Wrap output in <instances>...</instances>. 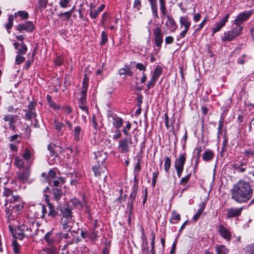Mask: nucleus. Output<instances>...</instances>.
I'll return each mask as SVG.
<instances>
[{"instance_id": "1", "label": "nucleus", "mask_w": 254, "mask_h": 254, "mask_svg": "<svg viewBox=\"0 0 254 254\" xmlns=\"http://www.w3.org/2000/svg\"><path fill=\"white\" fill-rule=\"evenodd\" d=\"M232 198L239 202H246L253 195V189L249 182L239 181L231 190Z\"/></svg>"}, {"instance_id": "2", "label": "nucleus", "mask_w": 254, "mask_h": 254, "mask_svg": "<svg viewBox=\"0 0 254 254\" xmlns=\"http://www.w3.org/2000/svg\"><path fill=\"white\" fill-rule=\"evenodd\" d=\"M160 10L162 14L161 17L162 19H164L166 16L167 20L166 22V25L170 26L171 30L174 31L177 28V24L174 18L169 15H167V9L166 6V0H159Z\"/></svg>"}, {"instance_id": "3", "label": "nucleus", "mask_w": 254, "mask_h": 254, "mask_svg": "<svg viewBox=\"0 0 254 254\" xmlns=\"http://www.w3.org/2000/svg\"><path fill=\"white\" fill-rule=\"evenodd\" d=\"M5 201L6 202H8L11 207H12L14 211L17 212V213L23 208L24 202L21 197L18 195H12L10 199H7Z\"/></svg>"}, {"instance_id": "4", "label": "nucleus", "mask_w": 254, "mask_h": 254, "mask_svg": "<svg viewBox=\"0 0 254 254\" xmlns=\"http://www.w3.org/2000/svg\"><path fill=\"white\" fill-rule=\"evenodd\" d=\"M243 26H236L235 28L231 31L225 32L221 40L223 42L231 41L235 38L238 37L242 33Z\"/></svg>"}, {"instance_id": "5", "label": "nucleus", "mask_w": 254, "mask_h": 254, "mask_svg": "<svg viewBox=\"0 0 254 254\" xmlns=\"http://www.w3.org/2000/svg\"><path fill=\"white\" fill-rule=\"evenodd\" d=\"M253 13L254 11L253 10L245 11L240 13L236 17L233 24H235L236 26H242L241 24L248 20Z\"/></svg>"}, {"instance_id": "6", "label": "nucleus", "mask_w": 254, "mask_h": 254, "mask_svg": "<svg viewBox=\"0 0 254 254\" xmlns=\"http://www.w3.org/2000/svg\"><path fill=\"white\" fill-rule=\"evenodd\" d=\"M132 144L131 138L126 137L119 141V149L122 153H126L129 151L130 145Z\"/></svg>"}, {"instance_id": "7", "label": "nucleus", "mask_w": 254, "mask_h": 254, "mask_svg": "<svg viewBox=\"0 0 254 254\" xmlns=\"http://www.w3.org/2000/svg\"><path fill=\"white\" fill-rule=\"evenodd\" d=\"M154 36V43L155 46L158 48V51L161 48V45L163 41V35L161 28L158 27L153 30Z\"/></svg>"}, {"instance_id": "8", "label": "nucleus", "mask_w": 254, "mask_h": 254, "mask_svg": "<svg viewBox=\"0 0 254 254\" xmlns=\"http://www.w3.org/2000/svg\"><path fill=\"white\" fill-rule=\"evenodd\" d=\"M31 168L30 165L25 167L22 170L17 174V177L19 182L21 183L26 182L30 175Z\"/></svg>"}, {"instance_id": "9", "label": "nucleus", "mask_w": 254, "mask_h": 254, "mask_svg": "<svg viewBox=\"0 0 254 254\" xmlns=\"http://www.w3.org/2000/svg\"><path fill=\"white\" fill-rule=\"evenodd\" d=\"M53 234V231L48 232L44 236L45 241L49 244L52 245L55 243H58L62 240L61 232L56 233L54 235L55 238H50Z\"/></svg>"}, {"instance_id": "10", "label": "nucleus", "mask_w": 254, "mask_h": 254, "mask_svg": "<svg viewBox=\"0 0 254 254\" xmlns=\"http://www.w3.org/2000/svg\"><path fill=\"white\" fill-rule=\"evenodd\" d=\"M138 190V183L136 181V183L133 184V186L132 187V191L129 195V197L128 200V202L127 204V207L129 208V210L131 211L133 208V204L134 202L136 199V194Z\"/></svg>"}, {"instance_id": "11", "label": "nucleus", "mask_w": 254, "mask_h": 254, "mask_svg": "<svg viewBox=\"0 0 254 254\" xmlns=\"http://www.w3.org/2000/svg\"><path fill=\"white\" fill-rule=\"evenodd\" d=\"M16 28L20 33H22L23 31L26 32H31L34 29V25L32 21H28L24 23L18 24L16 26Z\"/></svg>"}, {"instance_id": "12", "label": "nucleus", "mask_w": 254, "mask_h": 254, "mask_svg": "<svg viewBox=\"0 0 254 254\" xmlns=\"http://www.w3.org/2000/svg\"><path fill=\"white\" fill-rule=\"evenodd\" d=\"M86 97V93H85L84 91L81 92V97L79 99V107L82 111L88 115L89 114L88 106L87 105Z\"/></svg>"}, {"instance_id": "13", "label": "nucleus", "mask_w": 254, "mask_h": 254, "mask_svg": "<svg viewBox=\"0 0 254 254\" xmlns=\"http://www.w3.org/2000/svg\"><path fill=\"white\" fill-rule=\"evenodd\" d=\"M5 212L6 213V216L7 218L8 221L14 219L15 217L18 214L17 212L14 211L12 207H11L10 205L8 202H5Z\"/></svg>"}, {"instance_id": "14", "label": "nucleus", "mask_w": 254, "mask_h": 254, "mask_svg": "<svg viewBox=\"0 0 254 254\" xmlns=\"http://www.w3.org/2000/svg\"><path fill=\"white\" fill-rule=\"evenodd\" d=\"M218 232L221 236L227 241H230L231 239V233L230 230L223 225L219 226Z\"/></svg>"}, {"instance_id": "15", "label": "nucleus", "mask_w": 254, "mask_h": 254, "mask_svg": "<svg viewBox=\"0 0 254 254\" xmlns=\"http://www.w3.org/2000/svg\"><path fill=\"white\" fill-rule=\"evenodd\" d=\"M186 161V157L185 153L180 154L179 157L175 160V168L184 169Z\"/></svg>"}, {"instance_id": "16", "label": "nucleus", "mask_w": 254, "mask_h": 254, "mask_svg": "<svg viewBox=\"0 0 254 254\" xmlns=\"http://www.w3.org/2000/svg\"><path fill=\"white\" fill-rule=\"evenodd\" d=\"M230 14H227L219 22H217L214 27L213 28L212 32L215 33L219 31L225 25L229 17Z\"/></svg>"}, {"instance_id": "17", "label": "nucleus", "mask_w": 254, "mask_h": 254, "mask_svg": "<svg viewBox=\"0 0 254 254\" xmlns=\"http://www.w3.org/2000/svg\"><path fill=\"white\" fill-rule=\"evenodd\" d=\"M243 207L240 208H230L227 211V217L229 218L239 216L241 215Z\"/></svg>"}, {"instance_id": "18", "label": "nucleus", "mask_w": 254, "mask_h": 254, "mask_svg": "<svg viewBox=\"0 0 254 254\" xmlns=\"http://www.w3.org/2000/svg\"><path fill=\"white\" fill-rule=\"evenodd\" d=\"M61 223L62 225L63 229L67 232H69L72 227L73 222L71 217L62 218Z\"/></svg>"}, {"instance_id": "19", "label": "nucleus", "mask_w": 254, "mask_h": 254, "mask_svg": "<svg viewBox=\"0 0 254 254\" xmlns=\"http://www.w3.org/2000/svg\"><path fill=\"white\" fill-rule=\"evenodd\" d=\"M149 2L152 15L154 17L158 19L157 0H148Z\"/></svg>"}, {"instance_id": "20", "label": "nucleus", "mask_w": 254, "mask_h": 254, "mask_svg": "<svg viewBox=\"0 0 254 254\" xmlns=\"http://www.w3.org/2000/svg\"><path fill=\"white\" fill-rule=\"evenodd\" d=\"M57 209L59 210L63 216V218L68 217L72 218L71 210L68 207H62L60 205L58 206Z\"/></svg>"}, {"instance_id": "21", "label": "nucleus", "mask_w": 254, "mask_h": 254, "mask_svg": "<svg viewBox=\"0 0 254 254\" xmlns=\"http://www.w3.org/2000/svg\"><path fill=\"white\" fill-rule=\"evenodd\" d=\"M52 190L54 196V199L58 202L61 199V197L64 195V192L62 190V188H53Z\"/></svg>"}, {"instance_id": "22", "label": "nucleus", "mask_w": 254, "mask_h": 254, "mask_svg": "<svg viewBox=\"0 0 254 254\" xmlns=\"http://www.w3.org/2000/svg\"><path fill=\"white\" fill-rule=\"evenodd\" d=\"M107 159V154L104 152H98L95 154V159L98 165H103Z\"/></svg>"}, {"instance_id": "23", "label": "nucleus", "mask_w": 254, "mask_h": 254, "mask_svg": "<svg viewBox=\"0 0 254 254\" xmlns=\"http://www.w3.org/2000/svg\"><path fill=\"white\" fill-rule=\"evenodd\" d=\"M105 5L104 4H102L99 6L97 9L95 10H91L89 12V15L90 17L92 18L96 19L100 12H101L105 8Z\"/></svg>"}, {"instance_id": "24", "label": "nucleus", "mask_w": 254, "mask_h": 254, "mask_svg": "<svg viewBox=\"0 0 254 254\" xmlns=\"http://www.w3.org/2000/svg\"><path fill=\"white\" fill-rule=\"evenodd\" d=\"M247 164L245 162H235L233 164V168L237 172L240 173H243L246 171V168L244 166H246Z\"/></svg>"}, {"instance_id": "25", "label": "nucleus", "mask_w": 254, "mask_h": 254, "mask_svg": "<svg viewBox=\"0 0 254 254\" xmlns=\"http://www.w3.org/2000/svg\"><path fill=\"white\" fill-rule=\"evenodd\" d=\"M106 169L105 167H101L100 165H96L93 166L92 170L94 173V175L96 177L100 176L103 173H104L105 170Z\"/></svg>"}, {"instance_id": "26", "label": "nucleus", "mask_w": 254, "mask_h": 254, "mask_svg": "<svg viewBox=\"0 0 254 254\" xmlns=\"http://www.w3.org/2000/svg\"><path fill=\"white\" fill-rule=\"evenodd\" d=\"M56 177V173L54 169H51L47 174V176H46V182L49 184V186H51L52 180L55 179Z\"/></svg>"}, {"instance_id": "27", "label": "nucleus", "mask_w": 254, "mask_h": 254, "mask_svg": "<svg viewBox=\"0 0 254 254\" xmlns=\"http://www.w3.org/2000/svg\"><path fill=\"white\" fill-rule=\"evenodd\" d=\"M180 23L182 26H184L185 29H189L190 26L191 22L189 20L188 17L187 16H181L180 17Z\"/></svg>"}, {"instance_id": "28", "label": "nucleus", "mask_w": 254, "mask_h": 254, "mask_svg": "<svg viewBox=\"0 0 254 254\" xmlns=\"http://www.w3.org/2000/svg\"><path fill=\"white\" fill-rule=\"evenodd\" d=\"M64 183V179L62 177H58L57 179L52 180L51 186L52 188H62V186Z\"/></svg>"}, {"instance_id": "29", "label": "nucleus", "mask_w": 254, "mask_h": 254, "mask_svg": "<svg viewBox=\"0 0 254 254\" xmlns=\"http://www.w3.org/2000/svg\"><path fill=\"white\" fill-rule=\"evenodd\" d=\"M113 125L117 129H120L123 126V120L121 118L118 117L117 115L113 117Z\"/></svg>"}, {"instance_id": "30", "label": "nucleus", "mask_w": 254, "mask_h": 254, "mask_svg": "<svg viewBox=\"0 0 254 254\" xmlns=\"http://www.w3.org/2000/svg\"><path fill=\"white\" fill-rule=\"evenodd\" d=\"M54 127L58 132L63 135L64 132L63 128L65 127L63 123L60 122L57 120H55L54 121Z\"/></svg>"}, {"instance_id": "31", "label": "nucleus", "mask_w": 254, "mask_h": 254, "mask_svg": "<svg viewBox=\"0 0 254 254\" xmlns=\"http://www.w3.org/2000/svg\"><path fill=\"white\" fill-rule=\"evenodd\" d=\"M181 220V216L177 213L175 210H173L171 212V216L170 218V222L171 223H176L177 221Z\"/></svg>"}, {"instance_id": "32", "label": "nucleus", "mask_w": 254, "mask_h": 254, "mask_svg": "<svg viewBox=\"0 0 254 254\" xmlns=\"http://www.w3.org/2000/svg\"><path fill=\"white\" fill-rule=\"evenodd\" d=\"M81 131V128L80 126H76L73 129V139L74 141H79L80 139V134Z\"/></svg>"}, {"instance_id": "33", "label": "nucleus", "mask_w": 254, "mask_h": 254, "mask_svg": "<svg viewBox=\"0 0 254 254\" xmlns=\"http://www.w3.org/2000/svg\"><path fill=\"white\" fill-rule=\"evenodd\" d=\"M24 112H25V119L29 121H31L33 118L37 117V114L36 111H27L24 110Z\"/></svg>"}, {"instance_id": "34", "label": "nucleus", "mask_w": 254, "mask_h": 254, "mask_svg": "<svg viewBox=\"0 0 254 254\" xmlns=\"http://www.w3.org/2000/svg\"><path fill=\"white\" fill-rule=\"evenodd\" d=\"M119 74L120 75H127L130 76H132L133 72L130 70V68L128 66H126L125 67L121 68L119 70Z\"/></svg>"}, {"instance_id": "35", "label": "nucleus", "mask_w": 254, "mask_h": 254, "mask_svg": "<svg viewBox=\"0 0 254 254\" xmlns=\"http://www.w3.org/2000/svg\"><path fill=\"white\" fill-rule=\"evenodd\" d=\"M217 254H227L229 253V249L224 245H220L215 247Z\"/></svg>"}, {"instance_id": "36", "label": "nucleus", "mask_w": 254, "mask_h": 254, "mask_svg": "<svg viewBox=\"0 0 254 254\" xmlns=\"http://www.w3.org/2000/svg\"><path fill=\"white\" fill-rule=\"evenodd\" d=\"M32 152L28 148H25L24 152L22 155L23 159L25 160L27 164L30 165L31 163H30L29 160L32 156Z\"/></svg>"}, {"instance_id": "37", "label": "nucleus", "mask_w": 254, "mask_h": 254, "mask_svg": "<svg viewBox=\"0 0 254 254\" xmlns=\"http://www.w3.org/2000/svg\"><path fill=\"white\" fill-rule=\"evenodd\" d=\"M14 163L16 167L20 169H22L24 168V161L22 158H21L18 156L15 157L14 158Z\"/></svg>"}, {"instance_id": "38", "label": "nucleus", "mask_w": 254, "mask_h": 254, "mask_svg": "<svg viewBox=\"0 0 254 254\" xmlns=\"http://www.w3.org/2000/svg\"><path fill=\"white\" fill-rule=\"evenodd\" d=\"M243 251L245 254H254V243L247 245Z\"/></svg>"}, {"instance_id": "39", "label": "nucleus", "mask_w": 254, "mask_h": 254, "mask_svg": "<svg viewBox=\"0 0 254 254\" xmlns=\"http://www.w3.org/2000/svg\"><path fill=\"white\" fill-rule=\"evenodd\" d=\"M214 156V153L212 151L206 150L204 152L202 159L205 161H209L212 159Z\"/></svg>"}, {"instance_id": "40", "label": "nucleus", "mask_w": 254, "mask_h": 254, "mask_svg": "<svg viewBox=\"0 0 254 254\" xmlns=\"http://www.w3.org/2000/svg\"><path fill=\"white\" fill-rule=\"evenodd\" d=\"M48 206L49 209L48 216H50L52 217H55L58 216V212L55 209V207H54V205L52 204V203H49Z\"/></svg>"}, {"instance_id": "41", "label": "nucleus", "mask_w": 254, "mask_h": 254, "mask_svg": "<svg viewBox=\"0 0 254 254\" xmlns=\"http://www.w3.org/2000/svg\"><path fill=\"white\" fill-rule=\"evenodd\" d=\"M27 234H25L23 231L20 230L17 227V229L15 230V233L14 234V237L15 239L21 240L24 237L27 236Z\"/></svg>"}, {"instance_id": "42", "label": "nucleus", "mask_w": 254, "mask_h": 254, "mask_svg": "<svg viewBox=\"0 0 254 254\" xmlns=\"http://www.w3.org/2000/svg\"><path fill=\"white\" fill-rule=\"evenodd\" d=\"M57 146L54 144H49L48 146V150L50 151V154L51 156L57 157V153L55 151V148Z\"/></svg>"}, {"instance_id": "43", "label": "nucleus", "mask_w": 254, "mask_h": 254, "mask_svg": "<svg viewBox=\"0 0 254 254\" xmlns=\"http://www.w3.org/2000/svg\"><path fill=\"white\" fill-rule=\"evenodd\" d=\"M89 77L87 75H85L83 80L82 81V90L81 92H84L85 93H87V90L88 86Z\"/></svg>"}, {"instance_id": "44", "label": "nucleus", "mask_w": 254, "mask_h": 254, "mask_svg": "<svg viewBox=\"0 0 254 254\" xmlns=\"http://www.w3.org/2000/svg\"><path fill=\"white\" fill-rule=\"evenodd\" d=\"M171 160L170 157H166L165 158V162H164V170L166 173H169V170L171 167Z\"/></svg>"}, {"instance_id": "45", "label": "nucleus", "mask_w": 254, "mask_h": 254, "mask_svg": "<svg viewBox=\"0 0 254 254\" xmlns=\"http://www.w3.org/2000/svg\"><path fill=\"white\" fill-rule=\"evenodd\" d=\"M162 73V68L160 65H157L154 70L153 74L152 76L155 77L156 78L161 75Z\"/></svg>"}, {"instance_id": "46", "label": "nucleus", "mask_w": 254, "mask_h": 254, "mask_svg": "<svg viewBox=\"0 0 254 254\" xmlns=\"http://www.w3.org/2000/svg\"><path fill=\"white\" fill-rule=\"evenodd\" d=\"M13 191L10 189H8L6 188H4V190L3 192V196H5V200L7 199H10V197L13 195Z\"/></svg>"}, {"instance_id": "47", "label": "nucleus", "mask_w": 254, "mask_h": 254, "mask_svg": "<svg viewBox=\"0 0 254 254\" xmlns=\"http://www.w3.org/2000/svg\"><path fill=\"white\" fill-rule=\"evenodd\" d=\"M12 247L13 248L14 253L15 254H19L20 253L19 248L20 247V245L15 240L12 241Z\"/></svg>"}, {"instance_id": "48", "label": "nucleus", "mask_w": 254, "mask_h": 254, "mask_svg": "<svg viewBox=\"0 0 254 254\" xmlns=\"http://www.w3.org/2000/svg\"><path fill=\"white\" fill-rule=\"evenodd\" d=\"M108 41V34L105 31H103L101 33V41L100 42V45L101 46L105 45Z\"/></svg>"}, {"instance_id": "49", "label": "nucleus", "mask_w": 254, "mask_h": 254, "mask_svg": "<svg viewBox=\"0 0 254 254\" xmlns=\"http://www.w3.org/2000/svg\"><path fill=\"white\" fill-rule=\"evenodd\" d=\"M141 162V158L140 157V158H138L137 163H136V164L135 165L134 168V173L135 174H137L138 173H139L140 171V170H141V167H140Z\"/></svg>"}, {"instance_id": "50", "label": "nucleus", "mask_w": 254, "mask_h": 254, "mask_svg": "<svg viewBox=\"0 0 254 254\" xmlns=\"http://www.w3.org/2000/svg\"><path fill=\"white\" fill-rule=\"evenodd\" d=\"M13 18L12 15H10L8 18V23L5 25V27L7 30L11 29L13 26Z\"/></svg>"}, {"instance_id": "51", "label": "nucleus", "mask_w": 254, "mask_h": 254, "mask_svg": "<svg viewBox=\"0 0 254 254\" xmlns=\"http://www.w3.org/2000/svg\"><path fill=\"white\" fill-rule=\"evenodd\" d=\"M98 237L97 231L95 230L88 232V238L92 241L96 240Z\"/></svg>"}, {"instance_id": "52", "label": "nucleus", "mask_w": 254, "mask_h": 254, "mask_svg": "<svg viewBox=\"0 0 254 254\" xmlns=\"http://www.w3.org/2000/svg\"><path fill=\"white\" fill-rule=\"evenodd\" d=\"M151 249L150 252H149L148 251V247L147 248H143L142 249V252L143 253L144 251H147V254H155V249H154V245H155V242H151Z\"/></svg>"}, {"instance_id": "53", "label": "nucleus", "mask_w": 254, "mask_h": 254, "mask_svg": "<svg viewBox=\"0 0 254 254\" xmlns=\"http://www.w3.org/2000/svg\"><path fill=\"white\" fill-rule=\"evenodd\" d=\"M223 123H224V119L221 117V119L219 122L218 127V132H217V136L218 138H219V135L222 133V131L223 128Z\"/></svg>"}, {"instance_id": "54", "label": "nucleus", "mask_w": 254, "mask_h": 254, "mask_svg": "<svg viewBox=\"0 0 254 254\" xmlns=\"http://www.w3.org/2000/svg\"><path fill=\"white\" fill-rule=\"evenodd\" d=\"M25 60V57H23L21 55L17 54L15 60V64H22Z\"/></svg>"}, {"instance_id": "55", "label": "nucleus", "mask_w": 254, "mask_h": 254, "mask_svg": "<svg viewBox=\"0 0 254 254\" xmlns=\"http://www.w3.org/2000/svg\"><path fill=\"white\" fill-rule=\"evenodd\" d=\"M17 227L24 233L25 232H27V234H28V232H32V228L31 227H28V226L25 224L18 226Z\"/></svg>"}, {"instance_id": "56", "label": "nucleus", "mask_w": 254, "mask_h": 254, "mask_svg": "<svg viewBox=\"0 0 254 254\" xmlns=\"http://www.w3.org/2000/svg\"><path fill=\"white\" fill-rule=\"evenodd\" d=\"M119 192L120 194V196L115 200V202H117V203H122L123 201H125L127 196V195L125 194L124 197H122V195L123 193V190L122 189L120 190Z\"/></svg>"}, {"instance_id": "57", "label": "nucleus", "mask_w": 254, "mask_h": 254, "mask_svg": "<svg viewBox=\"0 0 254 254\" xmlns=\"http://www.w3.org/2000/svg\"><path fill=\"white\" fill-rule=\"evenodd\" d=\"M157 80V78H155V77L152 76L150 80L147 83V89H149L152 87H153L155 85V82L156 80Z\"/></svg>"}, {"instance_id": "58", "label": "nucleus", "mask_w": 254, "mask_h": 254, "mask_svg": "<svg viewBox=\"0 0 254 254\" xmlns=\"http://www.w3.org/2000/svg\"><path fill=\"white\" fill-rule=\"evenodd\" d=\"M244 153L246 157L254 156V149L249 148L245 149Z\"/></svg>"}, {"instance_id": "59", "label": "nucleus", "mask_w": 254, "mask_h": 254, "mask_svg": "<svg viewBox=\"0 0 254 254\" xmlns=\"http://www.w3.org/2000/svg\"><path fill=\"white\" fill-rule=\"evenodd\" d=\"M70 1V0H60L59 4L60 7L65 8L68 6Z\"/></svg>"}, {"instance_id": "60", "label": "nucleus", "mask_w": 254, "mask_h": 254, "mask_svg": "<svg viewBox=\"0 0 254 254\" xmlns=\"http://www.w3.org/2000/svg\"><path fill=\"white\" fill-rule=\"evenodd\" d=\"M190 177H191V173H190L189 174L187 175L185 177L182 178L180 181V184L181 185H186L188 182L189 180L190 179Z\"/></svg>"}, {"instance_id": "61", "label": "nucleus", "mask_w": 254, "mask_h": 254, "mask_svg": "<svg viewBox=\"0 0 254 254\" xmlns=\"http://www.w3.org/2000/svg\"><path fill=\"white\" fill-rule=\"evenodd\" d=\"M64 84L65 88L70 85V77L68 74L65 75Z\"/></svg>"}, {"instance_id": "62", "label": "nucleus", "mask_w": 254, "mask_h": 254, "mask_svg": "<svg viewBox=\"0 0 254 254\" xmlns=\"http://www.w3.org/2000/svg\"><path fill=\"white\" fill-rule=\"evenodd\" d=\"M39 7L42 9H44L47 7L48 0H38Z\"/></svg>"}, {"instance_id": "63", "label": "nucleus", "mask_w": 254, "mask_h": 254, "mask_svg": "<svg viewBox=\"0 0 254 254\" xmlns=\"http://www.w3.org/2000/svg\"><path fill=\"white\" fill-rule=\"evenodd\" d=\"M16 51L17 54H19L21 55H25L27 51V47H21L19 48Z\"/></svg>"}, {"instance_id": "64", "label": "nucleus", "mask_w": 254, "mask_h": 254, "mask_svg": "<svg viewBox=\"0 0 254 254\" xmlns=\"http://www.w3.org/2000/svg\"><path fill=\"white\" fill-rule=\"evenodd\" d=\"M141 7V1L140 0H135L133 3V8L136 9L137 11H138Z\"/></svg>"}]
</instances>
